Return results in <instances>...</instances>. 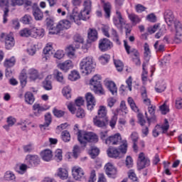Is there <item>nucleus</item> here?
<instances>
[{
    "instance_id": "1",
    "label": "nucleus",
    "mask_w": 182,
    "mask_h": 182,
    "mask_svg": "<svg viewBox=\"0 0 182 182\" xmlns=\"http://www.w3.org/2000/svg\"><path fill=\"white\" fill-rule=\"evenodd\" d=\"M164 19L166 22L168 26H174L176 34L174 41L176 43H181L182 42V26L180 21H178L176 17H174V14H173V11L171 10H166L164 13Z\"/></svg>"
},
{
    "instance_id": "2",
    "label": "nucleus",
    "mask_w": 182,
    "mask_h": 182,
    "mask_svg": "<svg viewBox=\"0 0 182 182\" xmlns=\"http://www.w3.org/2000/svg\"><path fill=\"white\" fill-rule=\"evenodd\" d=\"M19 79L22 87H25L26 83H28V79L30 82H36V80L41 79V74L35 68H30L28 70L23 69Z\"/></svg>"
},
{
    "instance_id": "3",
    "label": "nucleus",
    "mask_w": 182,
    "mask_h": 182,
    "mask_svg": "<svg viewBox=\"0 0 182 182\" xmlns=\"http://www.w3.org/2000/svg\"><path fill=\"white\" fill-rule=\"evenodd\" d=\"M80 21H87V17H81L80 14L76 11L75 9H73V13L67 16V20L60 21L58 25H60L62 31H63V29H69L70 23H73V22L77 23V25H80Z\"/></svg>"
},
{
    "instance_id": "4",
    "label": "nucleus",
    "mask_w": 182,
    "mask_h": 182,
    "mask_svg": "<svg viewBox=\"0 0 182 182\" xmlns=\"http://www.w3.org/2000/svg\"><path fill=\"white\" fill-rule=\"evenodd\" d=\"M77 140L82 146H86L87 143H97L99 136L93 132H86L78 131Z\"/></svg>"
},
{
    "instance_id": "5",
    "label": "nucleus",
    "mask_w": 182,
    "mask_h": 182,
    "mask_svg": "<svg viewBox=\"0 0 182 182\" xmlns=\"http://www.w3.org/2000/svg\"><path fill=\"white\" fill-rule=\"evenodd\" d=\"M95 66H96V64L92 56L85 57L80 62V70H81L82 73H85V75H90L93 72Z\"/></svg>"
},
{
    "instance_id": "6",
    "label": "nucleus",
    "mask_w": 182,
    "mask_h": 182,
    "mask_svg": "<svg viewBox=\"0 0 182 182\" xmlns=\"http://www.w3.org/2000/svg\"><path fill=\"white\" fill-rule=\"evenodd\" d=\"M102 77L100 75H95L90 81V85H91V88L96 93V95H105V90L102 87Z\"/></svg>"
},
{
    "instance_id": "7",
    "label": "nucleus",
    "mask_w": 182,
    "mask_h": 182,
    "mask_svg": "<svg viewBox=\"0 0 182 182\" xmlns=\"http://www.w3.org/2000/svg\"><path fill=\"white\" fill-rule=\"evenodd\" d=\"M107 153L109 157L115 159L120 156V153L126 154V153H127V141H122V144L119 147V149L116 148H109L107 151Z\"/></svg>"
},
{
    "instance_id": "8",
    "label": "nucleus",
    "mask_w": 182,
    "mask_h": 182,
    "mask_svg": "<svg viewBox=\"0 0 182 182\" xmlns=\"http://www.w3.org/2000/svg\"><path fill=\"white\" fill-rule=\"evenodd\" d=\"M138 168L139 170H143V168L148 167L150 166V160L144 156V153L141 152L138 156L137 161Z\"/></svg>"
},
{
    "instance_id": "9",
    "label": "nucleus",
    "mask_w": 182,
    "mask_h": 182,
    "mask_svg": "<svg viewBox=\"0 0 182 182\" xmlns=\"http://www.w3.org/2000/svg\"><path fill=\"white\" fill-rule=\"evenodd\" d=\"M113 48V43L107 38H102L99 41V49L101 52H106Z\"/></svg>"
},
{
    "instance_id": "10",
    "label": "nucleus",
    "mask_w": 182,
    "mask_h": 182,
    "mask_svg": "<svg viewBox=\"0 0 182 182\" xmlns=\"http://www.w3.org/2000/svg\"><path fill=\"white\" fill-rule=\"evenodd\" d=\"M25 163L31 166H39L41 164V159L37 155L28 154L26 156Z\"/></svg>"
},
{
    "instance_id": "11",
    "label": "nucleus",
    "mask_w": 182,
    "mask_h": 182,
    "mask_svg": "<svg viewBox=\"0 0 182 182\" xmlns=\"http://www.w3.org/2000/svg\"><path fill=\"white\" fill-rule=\"evenodd\" d=\"M105 168L108 177H111V178H116V176H117V169L114 167V165L109 162L105 165Z\"/></svg>"
},
{
    "instance_id": "12",
    "label": "nucleus",
    "mask_w": 182,
    "mask_h": 182,
    "mask_svg": "<svg viewBox=\"0 0 182 182\" xmlns=\"http://www.w3.org/2000/svg\"><path fill=\"white\" fill-rule=\"evenodd\" d=\"M1 38H4L6 49H12L15 46V39L11 34L6 35L5 33L1 34Z\"/></svg>"
},
{
    "instance_id": "13",
    "label": "nucleus",
    "mask_w": 182,
    "mask_h": 182,
    "mask_svg": "<svg viewBox=\"0 0 182 182\" xmlns=\"http://www.w3.org/2000/svg\"><path fill=\"white\" fill-rule=\"evenodd\" d=\"M120 143H122V135L119 133L109 136L105 141V144L117 145Z\"/></svg>"
},
{
    "instance_id": "14",
    "label": "nucleus",
    "mask_w": 182,
    "mask_h": 182,
    "mask_svg": "<svg viewBox=\"0 0 182 182\" xmlns=\"http://www.w3.org/2000/svg\"><path fill=\"white\" fill-rule=\"evenodd\" d=\"M148 112L150 114V116H149L147 114V112L145 113L146 117V120L148 121L149 123V126H150V124L151 123H156V107L151 105V107H148Z\"/></svg>"
},
{
    "instance_id": "15",
    "label": "nucleus",
    "mask_w": 182,
    "mask_h": 182,
    "mask_svg": "<svg viewBox=\"0 0 182 182\" xmlns=\"http://www.w3.org/2000/svg\"><path fill=\"white\" fill-rule=\"evenodd\" d=\"M85 99L87 101V107L88 110H93L95 106H96V99L91 92H87L85 95Z\"/></svg>"
},
{
    "instance_id": "16",
    "label": "nucleus",
    "mask_w": 182,
    "mask_h": 182,
    "mask_svg": "<svg viewBox=\"0 0 182 182\" xmlns=\"http://www.w3.org/2000/svg\"><path fill=\"white\" fill-rule=\"evenodd\" d=\"M84 8L85 9L82 11L78 12L80 14L81 18H87V20L89 19V12L90 11V8H92V1L90 0H85L84 1Z\"/></svg>"
},
{
    "instance_id": "17",
    "label": "nucleus",
    "mask_w": 182,
    "mask_h": 182,
    "mask_svg": "<svg viewBox=\"0 0 182 182\" xmlns=\"http://www.w3.org/2000/svg\"><path fill=\"white\" fill-rule=\"evenodd\" d=\"M109 122L108 119L99 118L95 117L93 119V123L97 127H100L101 129H106Z\"/></svg>"
},
{
    "instance_id": "18",
    "label": "nucleus",
    "mask_w": 182,
    "mask_h": 182,
    "mask_svg": "<svg viewBox=\"0 0 182 182\" xmlns=\"http://www.w3.org/2000/svg\"><path fill=\"white\" fill-rule=\"evenodd\" d=\"M53 55V48L52 44H47L43 49V62H46L49 59V56Z\"/></svg>"
},
{
    "instance_id": "19",
    "label": "nucleus",
    "mask_w": 182,
    "mask_h": 182,
    "mask_svg": "<svg viewBox=\"0 0 182 182\" xmlns=\"http://www.w3.org/2000/svg\"><path fill=\"white\" fill-rule=\"evenodd\" d=\"M50 123H52V115L50 113H47L45 114V122L39 125L41 130H48Z\"/></svg>"
},
{
    "instance_id": "20",
    "label": "nucleus",
    "mask_w": 182,
    "mask_h": 182,
    "mask_svg": "<svg viewBox=\"0 0 182 182\" xmlns=\"http://www.w3.org/2000/svg\"><path fill=\"white\" fill-rule=\"evenodd\" d=\"M124 46L128 55L132 53L134 56L132 58H139V56H140V53H139V51L135 48H131L130 46L127 44V41L126 40L124 41Z\"/></svg>"
},
{
    "instance_id": "21",
    "label": "nucleus",
    "mask_w": 182,
    "mask_h": 182,
    "mask_svg": "<svg viewBox=\"0 0 182 182\" xmlns=\"http://www.w3.org/2000/svg\"><path fill=\"white\" fill-rule=\"evenodd\" d=\"M58 68L63 72H68L69 69H72V68H73V63H72V60H65L64 63H59L58 65Z\"/></svg>"
},
{
    "instance_id": "22",
    "label": "nucleus",
    "mask_w": 182,
    "mask_h": 182,
    "mask_svg": "<svg viewBox=\"0 0 182 182\" xmlns=\"http://www.w3.org/2000/svg\"><path fill=\"white\" fill-rule=\"evenodd\" d=\"M85 172H83V169L80 167L74 166L73 168V176L75 180H80L83 177Z\"/></svg>"
},
{
    "instance_id": "23",
    "label": "nucleus",
    "mask_w": 182,
    "mask_h": 182,
    "mask_svg": "<svg viewBox=\"0 0 182 182\" xmlns=\"http://www.w3.org/2000/svg\"><path fill=\"white\" fill-rule=\"evenodd\" d=\"M41 157L43 161H50L53 155L50 149H45L41 152Z\"/></svg>"
},
{
    "instance_id": "24",
    "label": "nucleus",
    "mask_w": 182,
    "mask_h": 182,
    "mask_svg": "<svg viewBox=\"0 0 182 182\" xmlns=\"http://www.w3.org/2000/svg\"><path fill=\"white\" fill-rule=\"evenodd\" d=\"M33 15L36 21H42L43 19V13L41 11V9L37 5L34 6L33 9Z\"/></svg>"
},
{
    "instance_id": "25",
    "label": "nucleus",
    "mask_w": 182,
    "mask_h": 182,
    "mask_svg": "<svg viewBox=\"0 0 182 182\" xmlns=\"http://www.w3.org/2000/svg\"><path fill=\"white\" fill-rule=\"evenodd\" d=\"M33 110H34V116H36V117H39V116H41V114H42V112H45L46 109L42 107L41 104L36 103L33 106Z\"/></svg>"
},
{
    "instance_id": "26",
    "label": "nucleus",
    "mask_w": 182,
    "mask_h": 182,
    "mask_svg": "<svg viewBox=\"0 0 182 182\" xmlns=\"http://www.w3.org/2000/svg\"><path fill=\"white\" fill-rule=\"evenodd\" d=\"M83 42H84L83 37H82L80 34H75L74 36V42L73 45L75 46V48L76 49H79L80 48V45H82Z\"/></svg>"
},
{
    "instance_id": "27",
    "label": "nucleus",
    "mask_w": 182,
    "mask_h": 182,
    "mask_svg": "<svg viewBox=\"0 0 182 182\" xmlns=\"http://www.w3.org/2000/svg\"><path fill=\"white\" fill-rule=\"evenodd\" d=\"M107 110L106 109V107L101 105L100 106L97 112V116L95 117H98L100 119H107Z\"/></svg>"
},
{
    "instance_id": "28",
    "label": "nucleus",
    "mask_w": 182,
    "mask_h": 182,
    "mask_svg": "<svg viewBox=\"0 0 182 182\" xmlns=\"http://www.w3.org/2000/svg\"><path fill=\"white\" fill-rule=\"evenodd\" d=\"M50 79H52L51 75H48L46 77L45 80L43 81V87L45 89V90H52V81H50Z\"/></svg>"
},
{
    "instance_id": "29",
    "label": "nucleus",
    "mask_w": 182,
    "mask_h": 182,
    "mask_svg": "<svg viewBox=\"0 0 182 182\" xmlns=\"http://www.w3.org/2000/svg\"><path fill=\"white\" fill-rule=\"evenodd\" d=\"M106 86L107 89H109V92H111L112 95H117V87L114 82L107 81L106 82Z\"/></svg>"
},
{
    "instance_id": "30",
    "label": "nucleus",
    "mask_w": 182,
    "mask_h": 182,
    "mask_svg": "<svg viewBox=\"0 0 182 182\" xmlns=\"http://www.w3.org/2000/svg\"><path fill=\"white\" fill-rule=\"evenodd\" d=\"M54 77L55 80H57V82L65 85V75H63V73H62V72L55 70L54 72Z\"/></svg>"
},
{
    "instance_id": "31",
    "label": "nucleus",
    "mask_w": 182,
    "mask_h": 182,
    "mask_svg": "<svg viewBox=\"0 0 182 182\" xmlns=\"http://www.w3.org/2000/svg\"><path fill=\"white\" fill-rule=\"evenodd\" d=\"M49 35H59L60 31H62V28L59 23L54 25L51 28L48 29Z\"/></svg>"
},
{
    "instance_id": "32",
    "label": "nucleus",
    "mask_w": 182,
    "mask_h": 182,
    "mask_svg": "<svg viewBox=\"0 0 182 182\" xmlns=\"http://www.w3.org/2000/svg\"><path fill=\"white\" fill-rule=\"evenodd\" d=\"M103 8L105 11V16L107 19H109L112 13V4H110V3H105L104 4Z\"/></svg>"
},
{
    "instance_id": "33",
    "label": "nucleus",
    "mask_w": 182,
    "mask_h": 182,
    "mask_svg": "<svg viewBox=\"0 0 182 182\" xmlns=\"http://www.w3.org/2000/svg\"><path fill=\"white\" fill-rule=\"evenodd\" d=\"M25 102L28 105H33L35 102V97H33V94L31 92H27L25 95Z\"/></svg>"
},
{
    "instance_id": "34",
    "label": "nucleus",
    "mask_w": 182,
    "mask_h": 182,
    "mask_svg": "<svg viewBox=\"0 0 182 182\" xmlns=\"http://www.w3.org/2000/svg\"><path fill=\"white\" fill-rule=\"evenodd\" d=\"M15 63H16V59H15V57H11V58L6 59L4 60V65L5 68H14L15 66Z\"/></svg>"
},
{
    "instance_id": "35",
    "label": "nucleus",
    "mask_w": 182,
    "mask_h": 182,
    "mask_svg": "<svg viewBox=\"0 0 182 182\" xmlns=\"http://www.w3.org/2000/svg\"><path fill=\"white\" fill-rule=\"evenodd\" d=\"M32 32H33V35H32L33 38H38V36H40L41 38H43L45 35V30L43 28H39V29L33 28Z\"/></svg>"
},
{
    "instance_id": "36",
    "label": "nucleus",
    "mask_w": 182,
    "mask_h": 182,
    "mask_svg": "<svg viewBox=\"0 0 182 182\" xmlns=\"http://www.w3.org/2000/svg\"><path fill=\"white\" fill-rule=\"evenodd\" d=\"M88 39L91 41V42L97 41V31L93 28H90L88 31Z\"/></svg>"
},
{
    "instance_id": "37",
    "label": "nucleus",
    "mask_w": 182,
    "mask_h": 182,
    "mask_svg": "<svg viewBox=\"0 0 182 182\" xmlns=\"http://www.w3.org/2000/svg\"><path fill=\"white\" fill-rule=\"evenodd\" d=\"M58 176L61 178V180H66L68 177H69V173H68V170L63 168H58Z\"/></svg>"
},
{
    "instance_id": "38",
    "label": "nucleus",
    "mask_w": 182,
    "mask_h": 182,
    "mask_svg": "<svg viewBox=\"0 0 182 182\" xmlns=\"http://www.w3.org/2000/svg\"><path fill=\"white\" fill-rule=\"evenodd\" d=\"M118 19H119V23H117V20L114 19V23L116 25V26H119V24L121 25V26H123V25H125L126 21H124V18L122 16V13L120 11H117L116 12Z\"/></svg>"
},
{
    "instance_id": "39",
    "label": "nucleus",
    "mask_w": 182,
    "mask_h": 182,
    "mask_svg": "<svg viewBox=\"0 0 182 182\" xmlns=\"http://www.w3.org/2000/svg\"><path fill=\"white\" fill-rule=\"evenodd\" d=\"M68 79L72 82H75V80L80 79V74L79 73L78 71L73 70L71 71L70 74L68 75Z\"/></svg>"
},
{
    "instance_id": "40",
    "label": "nucleus",
    "mask_w": 182,
    "mask_h": 182,
    "mask_svg": "<svg viewBox=\"0 0 182 182\" xmlns=\"http://www.w3.org/2000/svg\"><path fill=\"white\" fill-rule=\"evenodd\" d=\"M111 35H112L113 41L115 42L117 45L122 44V43L120 42V38L119 37V34L117 33V31H116V30H114V28H112Z\"/></svg>"
},
{
    "instance_id": "41",
    "label": "nucleus",
    "mask_w": 182,
    "mask_h": 182,
    "mask_svg": "<svg viewBox=\"0 0 182 182\" xmlns=\"http://www.w3.org/2000/svg\"><path fill=\"white\" fill-rule=\"evenodd\" d=\"M144 60H146V62H149V60H150V55H151V52H150V48L149 47V44H147L146 43L144 44Z\"/></svg>"
},
{
    "instance_id": "42",
    "label": "nucleus",
    "mask_w": 182,
    "mask_h": 182,
    "mask_svg": "<svg viewBox=\"0 0 182 182\" xmlns=\"http://www.w3.org/2000/svg\"><path fill=\"white\" fill-rule=\"evenodd\" d=\"M63 95L66 99L72 97V89L69 86H66L63 89Z\"/></svg>"
},
{
    "instance_id": "43",
    "label": "nucleus",
    "mask_w": 182,
    "mask_h": 182,
    "mask_svg": "<svg viewBox=\"0 0 182 182\" xmlns=\"http://www.w3.org/2000/svg\"><path fill=\"white\" fill-rule=\"evenodd\" d=\"M33 35L32 32V29L29 30V28H23V30L20 31V36L23 38H28V36H32Z\"/></svg>"
},
{
    "instance_id": "44",
    "label": "nucleus",
    "mask_w": 182,
    "mask_h": 182,
    "mask_svg": "<svg viewBox=\"0 0 182 182\" xmlns=\"http://www.w3.org/2000/svg\"><path fill=\"white\" fill-rule=\"evenodd\" d=\"M75 50H76V48L75 47V45H71L67 48V54L68 56L70 58H75Z\"/></svg>"
},
{
    "instance_id": "45",
    "label": "nucleus",
    "mask_w": 182,
    "mask_h": 182,
    "mask_svg": "<svg viewBox=\"0 0 182 182\" xmlns=\"http://www.w3.org/2000/svg\"><path fill=\"white\" fill-rule=\"evenodd\" d=\"M33 21V19L32 18V16L28 14L24 15V16L22 18V23H24V25H31Z\"/></svg>"
},
{
    "instance_id": "46",
    "label": "nucleus",
    "mask_w": 182,
    "mask_h": 182,
    "mask_svg": "<svg viewBox=\"0 0 182 182\" xmlns=\"http://www.w3.org/2000/svg\"><path fill=\"white\" fill-rule=\"evenodd\" d=\"M128 18L130 19L131 22H133V23H139L141 21V19L139 18V16L134 14H129Z\"/></svg>"
},
{
    "instance_id": "47",
    "label": "nucleus",
    "mask_w": 182,
    "mask_h": 182,
    "mask_svg": "<svg viewBox=\"0 0 182 182\" xmlns=\"http://www.w3.org/2000/svg\"><path fill=\"white\" fill-rule=\"evenodd\" d=\"M127 102H128L132 110H133L134 112H139V108L136 105V103L134 102V100H133V98L128 97Z\"/></svg>"
},
{
    "instance_id": "48",
    "label": "nucleus",
    "mask_w": 182,
    "mask_h": 182,
    "mask_svg": "<svg viewBox=\"0 0 182 182\" xmlns=\"http://www.w3.org/2000/svg\"><path fill=\"white\" fill-rule=\"evenodd\" d=\"M61 139L65 141V143H68V141H70V134L68 131H63L61 133Z\"/></svg>"
},
{
    "instance_id": "49",
    "label": "nucleus",
    "mask_w": 182,
    "mask_h": 182,
    "mask_svg": "<svg viewBox=\"0 0 182 182\" xmlns=\"http://www.w3.org/2000/svg\"><path fill=\"white\" fill-rule=\"evenodd\" d=\"M4 178L8 181H14V180H15L16 178L15 174H14V173H12L11 171H8L4 174Z\"/></svg>"
},
{
    "instance_id": "50",
    "label": "nucleus",
    "mask_w": 182,
    "mask_h": 182,
    "mask_svg": "<svg viewBox=\"0 0 182 182\" xmlns=\"http://www.w3.org/2000/svg\"><path fill=\"white\" fill-rule=\"evenodd\" d=\"M28 170V166L26 164H22L18 166V168L16 169V171L18 174H25Z\"/></svg>"
},
{
    "instance_id": "51",
    "label": "nucleus",
    "mask_w": 182,
    "mask_h": 182,
    "mask_svg": "<svg viewBox=\"0 0 182 182\" xmlns=\"http://www.w3.org/2000/svg\"><path fill=\"white\" fill-rule=\"evenodd\" d=\"M166 32H167V28H166L165 26H162L159 29V31L156 33L155 38H156V39H160V38H161V36H163Z\"/></svg>"
},
{
    "instance_id": "52",
    "label": "nucleus",
    "mask_w": 182,
    "mask_h": 182,
    "mask_svg": "<svg viewBox=\"0 0 182 182\" xmlns=\"http://www.w3.org/2000/svg\"><path fill=\"white\" fill-rule=\"evenodd\" d=\"M114 63L118 72H122V70H123V67L124 65H123V63L120 61V60H114Z\"/></svg>"
},
{
    "instance_id": "53",
    "label": "nucleus",
    "mask_w": 182,
    "mask_h": 182,
    "mask_svg": "<svg viewBox=\"0 0 182 182\" xmlns=\"http://www.w3.org/2000/svg\"><path fill=\"white\" fill-rule=\"evenodd\" d=\"M142 68H143V72L141 74V80H142L143 83H146V82H147V71L144 68H146V63H144L142 64Z\"/></svg>"
},
{
    "instance_id": "54",
    "label": "nucleus",
    "mask_w": 182,
    "mask_h": 182,
    "mask_svg": "<svg viewBox=\"0 0 182 182\" xmlns=\"http://www.w3.org/2000/svg\"><path fill=\"white\" fill-rule=\"evenodd\" d=\"M161 128L162 129V133H167V131L168 129H170V125L168 124V120L167 119H164V123L161 126Z\"/></svg>"
},
{
    "instance_id": "55",
    "label": "nucleus",
    "mask_w": 182,
    "mask_h": 182,
    "mask_svg": "<svg viewBox=\"0 0 182 182\" xmlns=\"http://www.w3.org/2000/svg\"><path fill=\"white\" fill-rule=\"evenodd\" d=\"M63 156H62L61 149H57L55 152V159L56 161H62Z\"/></svg>"
},
{
    "instance_id": "56",
    "label": "nucleus",
    "mask_w": 182,
    "mask_h": 182,
    "mask_svg": "<svg viewBox=\"0 0 182 182\" xmlns=\"http://www.w3.org/2000/svg\"><path fill=\"white\" fill-rule=\"evenodd\" d=\"M46 26L48 29H50L55 25V20L53 18L48 17L46 19Z\"/></svg>"
},
{
    "instance_id": "57",
    "label": "nucleus",
    "mask_w": 182,
    "mask_h": 182,
    "mask_svg": "<svg viewBox=\"0 0 182 182\" xmlns=\"http://www.w3.org/2000/svg\"><path fill=\"white\" fill-rule=\"evenodd\" d=\"M159 109L163 114H167L168 112H170V109H168V106L166 105V102H164L162 105L159 107Z\"/></svg>"
},
{
    "instance_id": "58",
    "label": "nucleus",
    "mask_w": 182,
    "mask_h": 182,
    "mask_svg": "<svg viewBox=\"0 0 182 182\" xmlns=\"http://www.w3.org/2000/svg\"><path fill=\"white\" fill-rule=\"evenodd\" d=\"M100 150L97 148H92L90 151L92 159H96L99 156Z\"/></svg>"
},
{
    "instance_id": "59",
    "label": "nucleus",
    "mask_w": 182,
    "mask_h": 182,
    "mask_svg": "<svg viewBox=\"0 0 182 182\" xmlns=\"http://www.w3.org/2000/svg\"><path fill=\"white\" fill-rule=\"evenodd\" d=\"M154 46L156 52H164L165 50L164 45H159V41H156Z\"/></svg>"
},
{
    "instance_id": "60",
    "label": "nucleus",
    "mask_w": 182,
    "mask_h": 182,
    "mask_svg": "<svg viewBox=\"0 0 182 182\" xmlns=\"http://www.w3.org/2000/svg\"><path fill=\"white\" fill-rule=\"evenodd\" d=\"M100 61L102 65H105V63H107L109 60H110V55H104L99 58Z\"/></svg>"
},
{
    "instance_id": "61",
    "label": "nucleus",
    "mask_w": 182,
    "mask_h": 182,
    "mask_svg": "<svg viewBox=\"0 0 182 182\" xmlns=\"http://www.w3.org/2000/svg\"><path fill=\"white\" fill-rule=\"evenodd\" d=\"M53 113L55 117H63L65 116V111L54 109Z\"/></svg>"
},
{
    "instance_id": "62",
    "label": "nucleus",
    "mask_w": 182,
    "mask_h": 182,
    "mask_svg": "<svg viewBox=\"0 0 182 182\" xmlns=\"http://www.w3.org/2000/svg\"><path fill=\"white\" fill-rule=\"evenodd\" d=\"M85 116V110H83V109L80 107H78L76 112V117H78L79 119H83Z\"/></svg>"
},
{
    "instance_id": "63",
    "label": "nucleus",
    "mask_w": 182,
    "mask_h": 182,
    "mask_svg": "<svg viewBox=\"0 0 182 182\" xmlns=\"http://www.w3.org/2000/svg\"><path fill=\"white\" fill-rule=\"evenodd\" d=\"M96 171L95 170L91 171L90 178L88 180V182H95L96 181Z\"/></svg>"
},
{
    "instance_id": "64",
    "label": "nucleus",
    "mask_w": 182,
    "mask_h": 182,
    "mask_svg": "<svg viewBox=\"0 0 182 182\" xmlns=\"http://www.w3.org/2000/svg\"><path fill=\"white\" fill-rule=\"evenodd\" d=\"M175 106H176V109H182V98L181 97H178L176 100Z\"/></svg>"
}]
</instances>
